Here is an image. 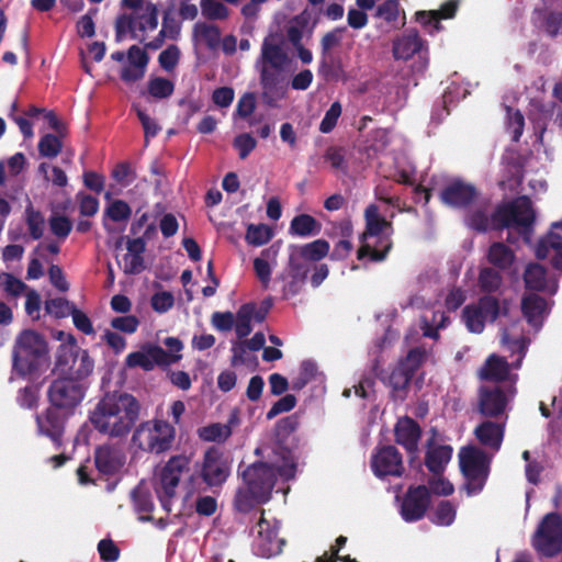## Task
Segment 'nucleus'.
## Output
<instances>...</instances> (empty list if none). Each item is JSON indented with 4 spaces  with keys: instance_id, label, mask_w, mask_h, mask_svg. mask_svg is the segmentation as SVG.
Listing matches in <instances>:
<instances>
[{
    "instance_id": "obj_1",
    "label": "nucleus",
    "mask_w": 562,
    "mask_h": 562,
    "mask_svg": "<svg viewBox=\"0 0 562 562\" xmlns=\"http://www.w3.org/2000/svg\"><path fill=\"white\" fill-rule=\"evenodd\" d=\"M87 383L72 378L58 376L48 390L52 407L37 417L40 432L56 441L64 429L65 419L81 404L87 391Z\"/></svg>"
},
{
    "instance_id": "obj_2",
    "label": "nucleus",
    "mask_w": 562,
    "mask_h": 562,
    "mask_svg": "<svg viewBox=\"0 0 562 562\" xmlns=\"http://www.w3.org/2000/svg\"><path fill=\"white\" fill-rule=\"evenodd\" d=\"M292 459H284L277 469L266 463H255L243 472L244 485L239 487L235 498L236 507L246 512L259 503L269 501L278 479L289 480L294 476Z\"/></svg>"
},
{
    "instance_id": "obj_3",
    "label": "nucleus",
    "mask_w": 562,
    "mask_h": 562,
    "mask_svg": "<svg viewBox=\"0 0 562 562\" xmlns=\"http://www.w3.org/2000/svg\"><path fill=\"white\" fill-rule=\"evenodd\" d=\"M138 401L127 393L105 395L95 406L90 420L105 435L120 437L127 434L138 419Z\"/></svg>"
},
{
    "instance_id": "obj_4",
    "label": "nucleus",
    "mask_w": 562,
    "mask_h": 562,
    "mask_svg": "<svg viewBox=\"0 0 562 562\" xmlns=\"http://www.w3.org/2000/svg\"><path fill=\"white\" fill-rule=\"evenodd\" d=\"M50 357L46 339L38 333L26 329L19 334L15 339L13 351L14 370L20 374L47 369Z\"/></svg>"
},
{
    "instance_id": "obj_5",
    "label": "nucleus",
    "mask_w": 562,
    "mask_h": 562,
    "mask_svg": "<svg viewBox=\"0 0 562 562\" xmlns=\"http://www.w3.org/2000/svg\"><path fill=\"white\" fill-rule=\"evenodd\" d=\"M366 231L360 237L361 246L358 259L369 258L371 261H381L391 248L390 223L382 217L375 205H369L364 212Z\"/></svg>"
},
{
    "instance_id": "obj_6",
    "label": "nucleus",
    "mask_w": 562,
    "mask_h": 562,
    "mask_svg": "<svg viewBox=\"0 0 562 562\" xmlns=\"http://www.w3.org/2000/svg\"><path fill=\"white\" fill-rule=\"evenodd\" d=\"M291 64V57L285 49V42L281 34L271 33L265 37L257 68L260 71V81L266 90L272 89L280 81V74Z\"/></svg>"
},
{
    "instance_id": "obj_7",
    "label": "nucleus",
    "mask_w": 562,
    "mask_h": 562,
    "mask_svg": "<svg viewBox=\"0 0 562 562\" xmlns=\"http://www.w3.org/2000/svg\"><path fill=\"white\" fill-rule=\"evenodd\" d=\"M536 214L528 198L521 196L513 203L501 206L493 218L495 227H508L522 235L526 241L530 240L531 226Z\"/></svg>"
},
{
    "instance_id": "obj_8",
    "label": "nucleus",
    "mask_w": 562,
    "mask_h": 562,
    "mask_svg": "<svg viewBox=\"0 0 562 562\" xmlns=\"http://www.w3.org/2000/svg\"><path fill=\"white\" fill-rule=\"evenodd\" d=\"M158 26V9L154 3L143 4L135 16L122 15L116 21V37L119 41L127 37L143 41L147 32Z\"/></svg>"
},
{
    "instance_id": "obj_9",
    "label": "nucleus",
    "mask_w": 562,
    "mask_h": 562,
    "mask_svg": "<svg viewBox=\"0 0 562 562\" xmlns=\"http://www.w3.org/2000/svg\"><path fill=\"white\" fill-rule=\"evenodd\" d=\"M175 428L164 420H148L138 426L133 442L142 450L160 453L170 448Z\"/></svg>"
},
{
    "instance_id": "obj_10",
    "label": "nucleus",
    "mask_w": 562,
    "mask_h": 562,
    "mask_svg": "<svg viewBox=\"0 0 562 562\" xmlns=\"http://www.w3.org/2000/svg\"><path fill=\"white\" fill-rule=\"evenodd\" d=\"M459 462L461 471L468 480V494L479 492L487 476L490 459L481 449L469 446L460 450Z\"/></svg>"
},
{
    "instance_id": "obj_11",
    "label": "nucleus",
    "mask_w": 562,
    "mask_h": 562,
    "mask_svg": "<svg viewBox=\"0 0 562 562\" xmlns=\"http://www.w3.org/2000/svg\"><path fill=\"white\" fill-rule=\"evenodd\" d=\"M190 458L187 456H175L157 470L155 475L156 493L166 507L169 501L176 495L177 487L182 473L188 470Z\"/></svg>"
},
{
    "instance_id": "obj_12",
    "label": "nucleus",
    "mask_w": 562,
    "mask_h": 562,
    "mask_svg": "<svg viewBox=\"0 0 562 562\" xmlns=\"http://www.w3.org/2000/svg\"><path fill=\"white\" fill-rule=\"evenodd\" d=\"M533 547L544 555H554L562 548V519L557 514H548L540 522L535 537Z\"/></svg>"
},
{
    "instance_id": "obj_13",
    "label": "nucleus",
    "mask_w": 562,
    "mask_h": 562,
    "mask_svg": "<svg viewBox=\"0 0 562 562\" xmlns=\"http://www.w3.org/2000/svg\"><path fill=\"white\" fill-rule=\"evenodd\" d=\"M498 315L497 301L485 296L475 304L467 305L462 312V319L469 331L480 334L487 322H493Z\"/></svg>"
},
{
    "instance_id": "obj_14",
    "label": "nucleus",
    "mask_w": 562,
    "mask_h": 562,
    "mask_svg": "<svg viewBox=\"0 0 562 562\" xmlns=\"http://www.w3.org/2000/svg\"><path fill=\"white\" fill-rule=\"evenodd\" d=\"M181 355H168L162 348L155 345H144L140 350L127 355L125 366L130 369L142 368L153 370L156 366H169L180 360Z\"/></svg>"
},
{
    "instance_id": "obj_15",
    "label": "nucleus",
    "mask_w": 562,
    "mask_h": 562,
    "mask_svg": "<svg viewBox=\"0 0 562 562\" xmlns=\"http://www.w3.org/2000/svg\"><path fill=\"white\" fill-rule=\"evenodd\" d=\"M329 244L324 239H317L304 246L290 247V269L294 277L306 273V267L302 261H318L329 252Z\"/></svg>"
},
{
    "instance_id": "obj_16",
    "label": "nucleus",
    "mask_w": 562,
    "mask_h": 562,
    "mask_svg": "<svg viewBox=\"0 0 562 562\" xmlns=\"http://www.w3.org/2000/svg\"><path fill=\"white\" fill-rule=\"evenodd\" d=\"M425 358L422 350H412L405 360L391 372L389 376V385L392 387L395 396L403 398L408 381L415 370L420 366Z\"/></svg>"
},
{
    "instance_id": "obj_17",
    "label": "nucleus",
    "mask_w": 562,
    "mask_h": 562,
    "mask_svg": "<svg viewBox=\"0 0 562 562\" xmlns=\"http://www.w3.org/2000/svg\"><path fill=\"white\" fill-rule=\"evenodd\" d=\"M229 475V464L223 453L215 448L206 450L201 463V476L210 486L221 485Z\"/></svg>"
},
{
    "instance_id": "obj_18",
    "label": "nucleus",
    "mask_w": 562,
    "mask_h": 562,
    "mask_svg": "<svg viewBox=\"0 0 562 562\" xmlns=\"http://www.w3.org/2000/svg\"><path fill=\"white\" fill-rule=\"evenodd\" d=\"M278 521L262 517L257 525L255 549L263 558H270L281 552L282 539L278 536Z\"/></svg>"
},
{
    "instance_id": "obj_19",
    "label": "nucleus",
    "mask_w": 562,
    "mask_h": 562,
    "mask_svg": "<svg viewBox=\"0 0 562 562\" xmlns=\"http://www.w3.org/2000/svg\"><path fill=\"white\" fill-rule=\"evenodd\" d=\"M516 391L513 386L503 390L499 386L493 389H482L480 394V411L486 416H498L503 414L512 400L514 398Z\"/></svg>"
},
{
    "instance_id": "obj_20",
    "label": "nucleus",
    "mask_w": 562,
    "mask_h": 562,
    "mask_svg": "<svg viewBox=\"0 0 562 562\" xmlns=\"http://www.w3.org/2000/svg\"><path fill=\"white\" fill-rule=\"evenodd\" d=\"M57 370L68 373L67 378L75 381L86 382V379L93 372L94 361L86 349L74 348L68 353V364L58 366Z\"/></svg>"
},
{
    "instance_id": "obj_21",
    "label": "nucleus",
    "mask_w": 562,
    "mask_h": 562,
    "mask_svg": "<svg viewBox=\"0 0 562 562\" xmlns=\"http://www.w3.org/2000/svg\"><path fill=\"white\" fill-rule=\"evenodd\" d=\"M536 255L539 258L551 257L554 266L562 270V221L551 225L547 236L539 241Z\"/></svg>"
},
{
    "instance_id": "obj_22",
    "label": "nucleus",
    "mask_w": 562,
    "mask_h": 562,
    "mask_svg": "<svg viewBox=\"0 0 562 562\" xmlns=\"http://www.w3.org/2000/svg\"><path fill=\"white\" fill-rule=\"evenodd\" d=\"M429 505V491L426 486L409 488L401 508L402 517L406 521L420 519Z\"/></svg>"
},
{
    "instance_id": "obj_23",
    "label": "nucleus",
    "mask_w": 562,
    "mask_h": 562,
    "mask_svg": "<svg viewBox=\"0 0 562 562\" xmlns=\"http://www.w3.org/2000/svg\"><path fill=\"white\" fill-rule=\"evenodd\" d=\"M148 60V55L143 48L132 46L122 66L121 78L128 83L140 80L145 76Z\"/></svg>"
},
{
    "instance_id": "obj_24",
    "label": "nucleus",
    "mask_w": 562,
    "mask_h": 562,
    "mask_svg": "<svg viewBox=\"0 0 562 562\" xmlns=\"http://www.w3.org/2000/svg\"><path fill=\"white\" fill-rule=\"evenodd\" d=\"M372 469L378 476L400 475L403 464L398 451L391 446L381 448L372 458Z\"/></svg>"
},
{
    "instance_id": "obj_25",
    "label": "nucleus",
    "mask_w": 562,
    "mask_h": 562,
    "mask_svg": "<svg viewBox=\"0 0 562 562\" xmlns=\"http://www.w3.org/2000/svg\"><path fill=\"white\" fill-rule=\"evenodd\" d=\"M394 435L396 442L404 447L408 453L415 454L417 452L420 428L412 418H400L394 427Z\"/></svg>"
},
{
    "instance_id": "obj_26",
    "label": "nucleus",
    "mask_w": 562,
    "mask_h": 562,
    "mask_svg": "<svg viewBox=\"0 0 562 562\" xmlns=\"http://www.w3.org/2000/svg\"><path fill=\"white\" fill-rule=\"evenodd\" d=\"M124 464L125 456L119 449L101 447L95 451V467L105 476L120 473Z\"/></svg>"
},
{
    "instance_id": "obj_27",
    "label": "nucleus",
    "mask_w": 562,
    "mask_h": 562,
    "mask_svg": "<svg viewBox=\"0 0 562 562\" xmlns=\"http://www.w3.org/2000/svg\"><path fill=\"white\" fill-rule=\"evenodd\" d=\"M451 456L452 448L450 446L439 445V434L432 431L426 457L428 469L434 473H439L448 464Z\"/></svg>"
},
{
    "instance_id": "obj_28",
    "label": "nucleus",
    "mask_w": 562,
    "mask_h": 562,
    "mask_svg": "<svg viewBox=\"0 0 562 562\" xmlns=\"http://www.w3.org/2000/svg\"><path fill=\"white\" fill-rule=\"evenodd\" d=\"M238 424V416L233 413L226 424L211 423L196 430L198 437L206 442H225L233 432V427Z\"/></svg>"
},
{
    "instance_id": "obj_29",
    "label": "nucleus",
    "mask_w": 562,
    "mask_h": 562,
    "mask_svg": "<svg viewBox=\"0 0 562 562\" xmlns=\"http://www.w3.org/2000/svg\"><path fill=\"white\" fill-rule=\"evenodd\" d=\"M505 432L504 423L483 422L474 429L476 439L487 449L498 451Z\"/></svg>"
},
{
    "instance_id": "obj_30",
    "label": "nucleus",
    "mask_w": 562,
    "mask_h": 562,
    "mask_svg": "<svg viewBox=\"0 0 562 562\" xmlns=\"http://www.w3.org/2000/svg\"><path fill=\"white\" fill-rule=\"evenodd\" d=\"M145 250V243L140 238L127 241L126 252L119 260L125 273H138L143 270L142 254Z\"/></svg>"
},
{
    "instance_id": "obj_31",
    "label": "nucleus",
    "mask_w": 562,
    "mask_h": 562,
    "mask_svg": "<svg viewBox=\"0 0 562 562\" xmlns=\"http://www.w3.org/2000/svg\"><path fill=\"white\" fill-rule=\"evenodd\" d=\"M423 49V42L416 32L409 31L393 42L395 59L408 60Z\"/></svg>"
},
{
    "instance_id": "obj_32",
    "label": "nucleus",
    "mask_w": 562,
    "mask_h": 562,
    "mask_svg": "<svg viewBox=\"0 0 562 562\" xmlns=\"http://www.w3.org/2000/svg\"><path fill=\"white\" fill-rule=\"evenodd\" d=\"M474 196V189L471 186L456 181L448 186L441 193L443 203L451 206H463Z\"/></svg>"
},
{
    "instance_id": "obj_33",
    "label": "nucleus",
    "mask_w": 562,
    "mask_h": 562,
    "mask_svg": "<svg viewBox=\"0 0 562 562\" xmlns=\"http://www.w3.org/2000/svg\"><path fill=\"white\" fill-rule=\"evenodd\" d=\"M548 304L539 295H528L522 301V312L529 324L538 328L548 314Z\"/></svg>"
},
{
    "instance_id": "obj_34",
    "label": "nucleus",
    "mask_w": 562,
    "mask_h": 562,
    "mask_svg": "<svg viewBox=\"0 0 562 562\" xmlns=\"http://www.w3.org/2000/svg\"><path fill=\"white\" fill-rule=\"evenodd\" d=\"M105 199L109 201L104 209L103 225L108 231H111L110 222L126 223L132 214L130 205L122 200H111V194L105 193Z\"/></svg>"
},
{
    "instance_id": "obj_35",
    "label": "nucleus",
    "mask_w": 562,
    "mask_h": 562,
    "mask_svg": "<svg viewBox=\"0 0 562 562\" xmlns=\"http://www.w3.org/2000/svg\"><path fill=\"white\" fill-rule=\"evenodd\" d=\"M278 248L274 246L261 251L260 256L254 259V270L259 281L267 286L271 279V272L277 262Z\"/></svg>"
},
{
    "instance_id": "obj_36",
    "label": "nucleus",
    "mask_w": 562,
    "mask_h": 562,
    "mask_svg": "<svg viewBox=\"0 0 562 562\" xmlns=\"http://www.w3.org/2000/svg\"><path fill=\"white\" fill-rule=\"evenodd\" d=\"M262 319L263 316L257 312L255 305H243L236 313V316H234V327L237 336L240 338L248 336L252 329V321L260 323Z\"/></svg>"
},
{
    "instance_id": "obj_37",
    "label": "nucleus",
    "mask_w": 562,
    "mask_h": 562,
    "mask_svg": "<svg viewBox=\"0 0 562 562\" xmlns=\"http://www.w3.org/2000/svg\"><path fill=\"white\" fill-rule=\"evenodd\" d=\"M509 364L501 357L492 355L480 369V376L486 380L502 381L508 376Z\"/></svg>"
},
{
    "instance_id": "obj_38",
    "label": "nucleus",
    "mask_w": 562,
    "mask_h": 562,
    "mask_svg": "<svg viewBox=\"0 0 562 562\" xmlns=\"http://www.w3.org/2000/svg\"><path fill=\"white\" fill-rule=\"evenodd\" d=\"M220 31L213 25L196 23L193 27V42L195 47H215L220 43Z\"/></svg>"
},
{
    "instance_id": "obj_39",
    "label": "nucleus",
    "mask_w": 562,
    "mask_h": 562,
    "mask_svg": "<svg viewBox=\"0 0 562 562\" xmlns=\"http://www.w3.org/2000/svg\"><path fill=\"white\" fill-rule=\"evenodd\" d=\"M344 29H335L328 33H326L321 41V47H322V63L319 67V74L328 77V65L326 61V57L329 55V53L338 47L344 38Z\"/></svg>"
},
{
    "instance_id": "obj_40",
    "label": "nucleus",
    "mask_w": 562,
    "mask_h": 562,
    "mask_svg": "<svg viewBox=\"0 0 562 562\" xmlns=\"http://www.w3.org/2000/svg\"><path fill=\"white\" fill-rule=\"evenodd\" d=\"M457 5L458 4L456 1H448L438 11L418 12L417 20L423 24L430 25L434 23V31H438L439 20L452 18L456 12Z\"/></svg>"
},
{
    "instance_id": "obj_41",
    "label": "nucleus",
    "mask_w": 562,
    "mask_h": 562,
    "mask_svg": "<svg viewBox=\"0 0 562 562\" xmlns=\"http://www.w3.org/2000/svg\"><path fill=\"white\" fill-rule=\"evenodd\" d=\"M515 256L513 251L502 243H495L488 250V261L494 266L506 270L514 265Z\"/></svg>"
},
{
    "instance_id": "obj_42",
    "label": "nucleus",
    "mask_w": 562,
    "mask_h": 562,
    "mask_svg": "<svg viewBox=\"0 0 562 562\" xmlns=\"http://www.w3.org/2000/svg\"><path fill=\"white\" fill-rule=\"evenodd\" d=\"M273 236L272 229L266 224H249L247 226L245 239L255 247L262 246L270 241Z\"/></svg>"
},
{
    "instance_id": "obj_43",
    "label": "nucleus",
    "mask_w": 562,
    "mask_h": 562,
    "mask_svg": "<svg viewBox=\"0 0 562 562\" xmlns=\"http://www.w3.org/2000/svg\"><path fill=\"white\" fill-rule=\"evenodd\" d=\"M502 344L504 346H507L509 349H513L514 351L518 352V361L516 364H513L514 367H518L526 348V340L518 330L517 325H513L512 328L505 329L503 331Z\"/></svg>"
},
{
    "instance_id": "obj_44",
    "label": "nucleus",
    "mask_w": 562,
    "mask_h": 562,
    "mask_svg": "<svg viewBox=\"0 0 562 562\" xmlns=\"http://www.w3.org/2000/svg\"><path fill=\"white\" fill-rule=\"evenodd\" d=\"M54 339L60 341L59 349L57 351V364H68V353L77 346L75 337L70 333L63 330H54L52 333Z\"/></svg>"
},
{
    "instance_id": "obj_45",
    "label": "nucleus",
    "mask_w": 562,
    "mask_h": 562,
    "mask_svg": "<svg viewBox=\"0 0 562 562\" xmlns=\"http://www.w3.org/2000/svg\"><path fill=\"white\" fill-rule=\"evenodd\" d=\"M318 228L317 222L311 215L302 214L295 216L290 225V233L297 236H308Z\"/></svg>"
},
{
    "instance_id": "obj_46",
    "label": "nucleus",
    "mask_w": 562,
    "mask_h": 562,
    "mask_svg": "<svg viewBox=\"0 0 562 562\" xmlns=\"http://www.w3.org/2000/svg\"><path fill=\"white\" fill-rule=\"evenodd\" d=\"M180 32H181L180 23L178 21H176L175 19L169 18L168 14H166L164 18V21H162L161 30L159 32L160 38L155 42L149 43L148 46L151 48H158L165 38L177 40L180 35Z\"/></svg>"
},
{
    "instance_id": "obj_47",
    "label": "nucleus",
    "mask_w": 562,
    "mask_h": 562,
    "mask_svg": "<svg viewBox=\"0 0 562 562\" xmlns=\"http://www.w3.org/2000/svg\"><path fill=\"white\" fill-rule=\"evenodd\" d=\"M456 512L451 502L442 501L435 507L431 519L437 525L449 526L456 518Z\"/></svg>"
},
{
    "instance_id": "obj_48",
    "label": "nucleus",
    "mask_w": 562,
    "mask_h": 562,
    "mask_svg": "<svg viewBox=\"0 0 562 562\" xmlns=\"http://www.w3.org/2000/svg\"><path fill=\"white\" fill-rule=\"evenodd\" d=\"M525 282L529 289H546L547 277L544 269L540 265H529L525 272Z\"/></svg>"
},
{
    "instance_id": "obj_49",
    "label": "nucleus",
    "mask_w": 562,
    "mask_h": 562,
    "mask_svg": "<svg viewBox=\"0 0 562 562\" xmlns=\"http://www.w3.org/2000/svg\"><path fill=\"white\" fill-rule=\"evenodd\" d=\"M147 88L151 97L156 99H164L172 94L175 85L169 79L155 77L149 79Z\"/></svg>"
},
{
    "instance_id": "obj_50",
    "label": "nucleus",
    "mask_w": 562,
    "mask_h": 562,
    "mask_svg": "<svg viewBox=\"0 0 562 562\" xmlns=\"http://www.w3.org/2000/svg\"><path fill=\"white\" fill-rule=\"evenodd\" d=\"M447 317L441 312H432L431 319L427 314L423 316V330L424 335L431 338H437V329L445 327Z\"/></svg>"
},
{
    "instance_id": "obj_51",
    "label": "nucleus",
    "mask_w": 562,
    "mask_h": 562,
    "mask_svg": "<svg viewBox=\"0 0 562 562\" xmlns=\"http://www.w3.org/2000/svg\"><path fill=\"white\" fill-rule=\"evenodd\" d=\"M38 171L45 180L50 181L55 186L65 187L68 182L66 173L59 167L43 162L40 165Z\"/></svg>"
},
{
    "instance_id": "obj_52",
    "label": "nucleus",
    "mask_w": 562,
    "mask_h": 562,
    "mask_svg": "<svg viewBox=\"0 0 562 562\" xmlns=\"http://www.w3.org/2000/svg\"><path fill=\"white\" fill-rule=\"evenodd\" d=\"M61 150V143L57 136L47 134L38 143V151L42 156L54 158Z\"/></svg>"
},
{
    "instance_id": "obj_53",
    "label": "nucleus",
    "mask_w": 562,
    "mask_h": 562,
    "mask_svg": "<svg viewBox=\"0 0 562 562\" xmlns=\"http://www.w3.org/2000/svg\"><path fill=\"white\" fill-rule=\"evenodd\" d=\"M111 328L124 334H134L138 326L139 321L134 315L117 316L111 319Z\"/></svg>"
},
{
    "instance_id": "obj_54",
    "label": "nucleus",
    "mask_w": 562,
    "mask_h": 562,
    "mask_svg": "<svg viewBox=\"0 0 562 562\" xmlns=\"http://www.w3.org/2000/svg\"><path fill=\"white\" fill-rule=\"evenodd\" d=\"M45 310L48 314L60 318L70 315L74 306L65 299H52L46 301Z\"/></svg>"
},
{
    "instance_id": "obj_55",
    "label": "nucleus",
    "mask_w": 562,
    "mask_h": 562,
    "mask_svg": "<svg viewBox=\"0 0 562 562\" xmlns=\"http://www.w3.org/2000/svg\"><path fill=\"white\" fill-rule=\"evenodd\" d=\"M341 115V105L339 102H334L328 111L325 113L321 124L319 131L324 134H327L333 131L336 126L339 116Z\"/></svg>"
},
{
    "instance_id": "obj_56",
    "label": "nucleus",
    "mask_w": 562,
    "mask_h": 562,
    "mask_svg": "<svg viewBox=\"0 0 562 562\" xmlns=\"http://www.w3.org/2000/svg\"><path fill=\"white\" fill-rule=\"evenodd\" d=\"M180 58V50L176 45L168 46L159 54V65L166 70L171 71L178 65Z\"/></svg>"
},
{
    "instance_id": "obj_57",
    "label": "nucleus",
    "mask_w": 562,
    "mask_h": 562,
    "mask_svg": "<svg viewBox=\"0 0 562 562\" xmlns=\"http://www.w3.org/2000/svg\"><path fill=\"white\" fill-rule=\"evenodd\" d=\"M201 9L209 19H224L228 14L226 7L215 0H202Z\"/></svg>"
},
{
    "instance_id": "obj_58",
    "label": "nucleus",
    "mask_w": 562,
    "mask_h": 562,
    "mask_svg": "<svg viewBox=\"0 0 562 562\" xmlns=\"http://www.w3.org/2000/svg\"><path fill=\"white\" fill-rule=\"evenodd\" d=\"M0 286L13 296L20 295L25 289L24 283L10 273L0 274Z\"/></svg>"
},
{
    "instance_id": "obj_59",
    "label": "nucleus",
    "mask_w": 562,
    "mask_h": 562,
    "mask_svg": "<svg viewBox=\"0 0 562 562\" xmlns=\"http://www.w3.org/2000/svg\"><path fill=\"white\" fill-rule=\"evenodd\" d=\"M175 303V297L172 293L167 291H160L155 293L151 296V307L157 313H166L168 312Z\"/></svg>"
},
{
    "instance_id": "obj_60",
    "label": "nucleus",
    "mask_w": 562,
    "mask_h": 562,
    "mask_svg": "<svg viewBox=\"0 0 562 562\" xmlns=\"http://www.w3.org/2000/svg\"><path fill=\"white\" fill-rule=\"evenodd\" d=\"M507 128L513 133V139L518 140L522 134L524 116L519 111L507 108Z\"/></svg>"
},
{
    "instance_id": "obj_61",
    "label": "nucleus",
    "mask_w": 562,
    "mask_h": 562,
    "mask_svg": "<svg viewBox=\"0 0 562 562\" xmlns=\"http://www.w3.org/2000/svg\"><path fill=\"white\" fill-rule=\"evenodd\" d=\"M102 340L115 352L120 353L126 348V340L114 329H105L102 334Z\"/></svg>"
},
{
    "instance_id": "obj_62",
    "label": "nucleus",
    "mask_w": 562,
    "mask_h": 562,
    "mask_svg": "<svg viewBox=\"0 0 562 562\" xmlns=\"http://www.w3.org/2000/svg\"><path fill=\"white\" fill-rule=\"evenodd\" d=\"M257 142L250 134H240L234 140V146L240 158H246L256 147Z\"/></svg>"
},
{
    "instance_id": "obj_63",
    "label": "nucleus",
    "mask_w": 562,
    "mask_h": 562,
    "mask_svg": "<svg viewBox=\"0 0 562 562\" xmlns=\"http://www.w3.org/2000/svg\"><path fill=\"white\" fill-rule=\"evenodd\" d=\"M77 201L80 213L85 216H92L99 210V201L94 196L80 192L77 194Z\"/></svg>"
},
{
    "instance_id": "obj_64",
    "label": "nucleus",
    "mask_w": 562,
    "mask_h": 562,
    "mask_svg": "<svg viewBox=\"0 0 562 562\" xmlns=\"http://www.w3.org/2000/svg\"><path fill=\"white\" fill-rule=\"evenodd\" d=\"M542 27L549 35L552 36L562 33V13L552 12L546 15Z\"/></svg>"
}]
</instances>
